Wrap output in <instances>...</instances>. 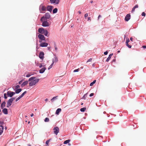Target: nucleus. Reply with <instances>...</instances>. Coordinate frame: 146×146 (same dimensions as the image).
Returning a JSON list of instances; mask_svg holds the SVG:
<instances>
[{"instance_id":"nucleus-1","label":"nucleus","mask_w":146,"mask_h":146,"mask_svg":"<svg viewBox=\"0 0 146 146\" xmlns=\"http://www.w3.org/2000/svg\"><path fill=\"white\" fill-rule=\"evenodd\" d=\"M39 80V79L35 78L34 77L30 78L29 79V81L30 82L29 85L30 86H32L35 84Z\"/></svg>"},{"instance_id":"nucleus-2","label":"nucleus","mask_w":146,"mask_h":146,"mask_svg":"<svg viewBox=\"0 0 146 146\" xmlns=\"http://www.w3.org/2000/svg\"><path fill=\"white\" fill-rule=\"evenodd\" d=\"M40 21L42 22V25L44 27H48L50 26V23L48 22L46 20L44 19V17H42Z\"/></svg>"},{"instance_id":"nucleus-3","label":"nucleus","mask_w":146,"mask_h":146,"mask_svg":"<svg viewBox=\"0 0 146 146\" xmlns=\"http://www.w3.org/2000/svg\"><path fill=\"white\" fill-rule=\"evenodd\" d=\"M39 10L40 13H44V11L46 10V8L45 6L42 5H41L39 7Z\"/></svg>"},{"instance_id":"nucleus-4","label":"nucleus","mask_w":146,"mask_h":146,"mask_svg":"<svg viewBox=\"0 0 146 146\" xmlns=\"http://www.w3.org/2000/svg\"><path fill=\"white\" fill-rule=\"evenodd\" d=\"M22 81L21 80L19 82V84H21V86L23 87L26 85L28 84V82L27 81H25L22 83Z\"/></svg>"},{"instance_id":"nucleus-5","label":"nucleus","mask_w":146,"mask_h":146,"mask_svg":"<svg viewBox=\"0 0 146 146\" xmlns=\"http://www.w3.org/2000/svg\"><path fill=\"white\" fill-rule=\"evenodd\" d=\"M14 99V98H12L9 99V100L8 102H7V107H9V106H10L11 105V104Z\"/></svg>"},{"instance_id":"nucleus-6","label":"nucleus","mask_w":146,"mask_h":146,"mask_svg":"<svg viewBox=\"0 0 146 146\" xmlns=\"http://www.w3.org/2000/svg\"><path fill=\"white\" fill-rule=\"evenodd\" d=\"M53 130H54V133L56 135H57L59 131V128L58 127H55L54 128Z\"/></svg>"},{"instance_id":"nucleus-7","label":"nucleus","mask_w":146,"mask_h":146,"mask_svg":"<svg viewBox=\"0 0 146 146\" xmlns=\"http://www.w3.org/2000/svg\"><path fill=\"white\" fill-rule=\"evenodd\" d=\"M50 1L51 3H55L56 4H58L60 1L59 0H50Z\"/></svg>"},{"instance_id":"nucleus-8","label":"nucleus","mask_w":146,"mask_h":146,"mask_svg":"<svg viewBox=\"0 0 146 146\" xmlns=\"http://www.w3.org/2000/svg\"><path fill=\"white\" fill-rule=\"evenodd\" d=\"M44 18V19L46 20V19H49L50 17V15L49 13H46L45 14V16H43Z\"/></svg>"},{"instance_id":"nucleus-9","label":"nucleus","mask_w":146,"mask_h":146,"mask_svg":"<svg viewBox=\"0 0 146 146\" xmlns=\"http://www.w3.org/2000/svg\"><path fill=\"white\" fill-rule=\"evenodd\" d=\"M38 38L41 40H45V37L42 34H39L38 36Z\"/></svg>"},{"instance_id":"nucleus-10","label":"nucleus","mask_w":146,"mask_h":146,"mask_svg":"<svg viewBox=\"0 0 146 146\" xmlns=\"http://www.w3.org/2000/svg\"><path fill=\"white\" fill-rule=\"evenodd\" d=\"M45 30L43 28H39L38 29V32L41 34H43Z\"/></svg>"},{"instance_id":"nucleus-11","label":"nucleus","mask_w":146,"mask_h":146,"mask_svg":"<svg viewBox=\"0 0 146 146\" xmlns=\"http://www.w3.org/2000/svg\"><path fill=\"white\" fill-rule=\"evenodd\" d=\"M48 45V43L45 42H41L40 44V46L42 47H46Z\"/></svg>"},{"instance_id":"nucleus-12","label":"nucleus","mask_w":146,"mask_h":146,"mask_svg":"<svg viewBox=\"0 0 146 146\" xmlns=\"http://www.w3.org/2000/svg\"><path fill=\"white\" fill-rule=\"evenodd\" d=\"M131 15L130 14H127L125 17V20L126 21H128L130 19Z\"/></svg>"},{"instance_id":"nucleus-13","label":"nucleus","mask_w":146,"mask_h":146,"mask_svg":"<svg viewBox=\"0 0 146 146\" xmlns=\"http://www.w3.org/2000/svg\"><path fill=\"white\" fill-rule=\"evenodd\" d=\"M46 8L47 11H50V12H51L52 9L53 8V7L51 6H48Z\"/></svg>"},{"instance_id":"nucleus-14","label":"nucleus","mask_w":146,"mask_h":146,"mask_svg":"<svg viewBox=\"0 0 146 146\" xmlns=\"http://www.w3.org/2000/svg\"><path fill=\"white\" fill-rule=\"evenodd\" d=\"M44 53L43 52H41L39 54V57L42 59H43L44 58Z\"/></svg>"},{"instance_id":"nucleus-15","label":"nucleus","mask_w":146,"mask_h":146,"mask_svg":"<svg viewBox=\"0 0 146 146\" xmlns=\"http://www.w3.org/2000/svg\"><path fill=\"white\" fill-rule=\"evenodd\" d=\"M58 59L57 58L55 57L54 58L52 59V65H53L55 62L56 63L58 61Z\"/></svg>"},{"instance_id":"nucleus-16","label":"nucleus","mask_w":146,"mask_h":146,"mask_svg":"<svg viewBox=\"0 0 146 146\" xmlns=\"http://www.w3.org/2000/svg\"><path fill=\"white\" fill-rule=\"evenodd\" d=\"M11 92H7V95L8 96L10 97H12L13 95L15 94V93H13V92H11L12 93H10Z\"/></svg>"},{"instance_id":"nucleus-17","label":"nucleus","mask_w":146,"mask_h":146,"mask_svg":"<svg viewBox=\"0 0 146 146\" xmlns=\"http://www.w3.org/2000/svg\"><path fill=\"white\" fill-rule=\"evenodd\" d=\"M46 69V68L45 67H44L40 70L39 72L40 73H42L44 72Z\"/></svg>"},{"instance_id":"nucleus-18","label":"nucleus","mask_w":146,"mask_h":146,"mask_svg":"<svg viewBox=\"0 0 146 146\" xmlns=\"http://www.w3.org/2000/svg\"><path fill=\"white\" fill-rule=\"evenodd\" d=\"M113 55V54L111 53L109 55V57L107 58L106 59V61L107 62H108L109 61V60H110V58H111V56Z\"/></svg>"},{"instance_id":"nucleus-19","label":"nucleus","mask_w":146,"mask_h":146,"mask_svg":"<svg viewBox=\"0 0 146 146\" xmlns=\"http://www.w3.org/2000/svg\"><path fill=\"white\" fill-rule=\"evenodd\" d=\"M1 127L0 128V135H1L3 132V127L2 125L0 126Z\"/></svg>"},{"instance_id":"nucleus-20","label":"nucleus","mask_w":146,"mask_h":146,"mask_svg":"<svg viewBox=\"0 0 146 146\" xmlns=\"http://www.w3.org/2000/svg\"><path fill=\"white\" fill-rule=\"evenodd\" d=\"M61 111V108H58L56 111V114L57 115L59 114V112Z\"/></svg>"},{"instance_id":"nucleus-21","label":"nucleus","mask_w":146,"mask_h":146,"mask_svg":"<svg viewBox=\"0 0 146 146\" xmlns=\"http://www.w3.org/2000/svg\"><path fill=\"white\" fill-rule=\"evenodd\" d=\"M3 111L5 114H7L8 113L7 109L6 108H4L3 110Z\"/></svg>"},{"instance_id":"nucleus-22","label":"nucleus","mask_w":146,"mask_h":146,"mask_svg":"<svg viewBox=\"0 0 146 146\" xmlns=\"http://www.w3.org/2000/svg\"><path fill=\"white\" fill-rule=\"evenodd\" d=\"M5 102H3L1 105V109H3L5 106Z\"/></svg>"},{"instance_id":"nucleus-23","label":"nucleus","mask_w":146,"mask_h":146,"mask_svg":"<svg viewBox=\"0 0 146 146\" xmlns=\"http://www.w3.org/2000/svg\"><path fill=\"white\" fill-rule=\"evenodd\" d=\"M13 88L14 89V90H15V91H18V85H17L15 87V88H14V86H13Z\"/></svg>"},{"instance_id":"nucleus-24","label":"nucleus","mask_w":146,"mask_h":146,"mask_svg":"<svg viewBox=\"0 0 146 146\" xmlns=\"http://www.w3.org/2000/svg\"><path fill=\"white\" fill-rule=\"evenodd\" d=\"M57 96H55L53 97L52 99H51V101L52 102H53L55 100L57 99Z\"/></svg>"},{"instance_id":"nucleus-25","label":"nucleus","mask_w":146,"mask_h":146,"mask_svg":"<svg viewBox=\"0 0 146 146\" xmlns=\"http://www.w3.org/2000/svg\"><path fill=\"white\" fill-rule=\"evenodd\" d=\"M26 92H24L19 96V100L22 98L24 95L26 93Z\"/></svg>"},{"instance_id":"nucleus-26","label":"nucleus","mask_w":146,"mask_h":146,"mask_svg":"<svg viewBox=\"0 0 146 146\" xmlns=\"http://www.w3.org/2000/svg\"><path fill=\"white\" fill-rule=\"evenodd\" d=\"M70 139H68V140H66V141H64V144H66L68 143L70 141Z\"/></svg>"},{"instance_id":"nucleus-27","label":"nucleus","mask_w":146,"mask_h":146,"mask_svg":"<svg viewBox=\"0 0 146 146\" xmlns=\"http://www.w3.org/2000/svg\"><path fill=\"white\" fill-rule=\"evenodd\" d=\"M48 34V32L46 30H45L44 31V33L43 34H44V35L45 36H47V35Z\"/></svg>"},{"instance_id":"nucleus-28","label":"nucleus","mask_w":146,"mask_h":146,"mask_svg":"<svg viewBox=\"0 0 146 146\" xmlns=\"http://www.w3.org/2000/svg\"><path fill=\"white\" fill-rule=\"evenodd\" d=\"M86 110V108H82L80 109V111L81 112H84Z\"/></svg>"},{"instance_id":"nucleus-29","label":"nucleus","mask_w":146,"mask_h":146,"mask_svg":"<svg viewBox=\"0 0 146 146\" xmlns=\"http://www.w3.org/2000/svg\"><path fill=\"white\" fill-rule=\"evenodd\" d=\"M57 11L58 9L56 8H55L53 10L52 12L53 13H57Z\"/></svg>"},{"instance_id":"nucleus-30","label":"nucleus","mask_w":146,"mask_h":146,"mask_svg":"<svg viewBox=\"0 0 146 146\" xmlns=\"http://www.w3.org/2000/svg\"><path fill=\"white\" fill-rule=\"evenodd\" d=\"M96 80H94L93 81V82H91V83L90 84V86H92L93 85V84L96 83Z\"/></svg>"},{"instance_id":"nucleus-31","label":"nucleus","mask_w":146,"mask_h":146,"mask_svg":"<svg viewBox=\"0 0 146 146\" xmlns=\"http://www.w3.org/2000/svg\"><path fill=\"white\" fill-rule=\"evenodd\" d=\"M49 121V119L48 117H46L44 119V121L45 122H48Z\"/></svg>"},{"instance_id":"nucleus-32","label":"nucleus","mask_w":146,"mask_h":146,"mask_svg":"<svg viewBox=\"0 0 146 146\" xmlns=\"http://www.w3.org/2000/svg\"><path fill=\"white\" fill-rule=\"evenodd\" d=\"M50 140L49 139V140H48L47 141H46V145L48 146V145H49L48 143L50 142Z\"/></svg>"},{"instance_id":"nucleus-33","label":"nucleus","mask_w":146,"mask_h":146,"mask_svg":"<svg viewBox=\"0 0 146 146\" xmlns=\"http://www.w3.org/2000/svg\"><path fill=\"white\" fill-rule=\"evenodd\" d=\"M126 45L129 48H131V45H129L128 44V43H126Z\"/></svg>"},{"instance_id":"nucleus-34","label":"nucleus","mask_w":146,"mask_h":146,"mask_svg":"<svg viewBox=\"0 0 146 146\" xmlns=\"http://www.w3.org/2000/svg\"><path fill=\"white\" fill-rule=\"evenodd\" d=\"M130 40L128 38H127L126 39V44L128 43V42H129Z\"/></svg>"},{"instance_id":"nucleus-35","label":"nucleus","mask_w":146,"mask_h":146,"mask_svg":"<svg viewBox=\"0 0 146 146\" xmlns=\"http://www.w3.org/2000/svg\"><path fill=\"white\" fill-rule=\"evenodd\" d=\"M79 68H78V69H76V70H75L74 71V72H78L79 71Z\"/></svg>"},{"instance_id":"nucleus-36","label":"nucleus","mask_w":146,"mask_h":146,"mask_svg":"<svg viewBox=\"0 0 146 146\" xmlns=\"http://www.w3.org/2000/svg\"><path fill=\"white\" fill-rule=\"evenodd\" d=\"M53 65H52V64H51V65L48 67V70L50 69V68H52V66Z\"/></svg>"},{"instance_id":"nucleus-37","label":"nucleus","mask_w":146,"mask_h":146,"mask_svg":"<svg viewBox=\"0 0 146 146\" xmlns=\"http://www.w3.org/2000/svg\"><path fill=\"white\" fill-rule=\"evenodd\" d=\"M135 8L134 7L132 8V11H131V12L133 13L135 10Z\"/></svg>"},{"instance_id":"nucleus-38","label":"nucleus","mask_w":146,"mask_h":146,"mask_svg":"<svg viewBox=\"0 0 146 146\" xmlns=\"http://www.w3.org/2000/svg\"><path fill=\"white\" fill-rule=\"evenodd\" d=\"M141 15L142 16L145 17V13L144 12H143L142 13Z\"/></svg>"},{"instance_id":"nucleus-39","label":"nucleus","mask_w":146,"mask_h":146,"mask_svg":"<svg viewBox=\"0 0 146 146\" xmlns=\"http://www.w3.org/2000/svg\"><path fill=\"white\" fill-rule=\"evenodd\" d=\"M88 14L87 13H86L84 15V17L85 18H86V17H87L88 16Z\"/></svg>"},{"instance_id":"nucleus-40","label":"nucleus","mask_w":146,"mask_h":146,"mask_svg":"<svg viewBox=\"0 0 146 146\" xmlns=\"http://www.w3.org/2000/svg\"><path fill=\"white\" fill-rule=\"evenodd\" d=\"M88 94V93H87L86 94H85L84 95V96H83V98H84L85 99L86 98V96H87V95Z\"/></svg>"},{"instance_id":"nucleus-41","label":"nucleus","mask_w":146,"mask_h":146,"mask_svg":"<svg viewBox=\"0 0 146 146\" xmlns=\"http://www.w3.org/2000/svg\"><path fill=\"white\" fill-rule=\"evenodd\" d=\"M92 58H90L89 59V60H88L87 61V62H91V61H92Z\"/></svg>"},{"instance_id":"nucleus-42","label":"nucleus","mask_w":146,"mask_h":146,"mask_svg":"<svg viewBox=\"0 0 146 146\" xmlns=\"http://www.w3.org/2000/svg\"><path fill=\"white\" fill-rule=\"evenodd\" d=\"M104 54L105 55H107L108 54V52L107 51H106V52H104Z\"/></svg>"},{"instance_id":"nucleus-43","label":"nucleus","mask_w":146,"mask_h":146,"mask_svg":"<svg viewBox=\"0 0 146 146\" xmlns=\"http://www.w3.org/2000/svg\"><path fill=\"white\" fill-rule=\"evenodd\" d=\"M94 95V94L93 93H91V94H90V97H92V96H93Z\"/></svg>"},{"instance_id":"nucleus-44","label":"nucleus","mask_w":146,"mask_h":146,"mask_svg":"<svg viewBox=\"0 0 146 146\" xmlns=\"http://www.w3.org/2000/svg\"><path fill=\"white\" fill-rule=\"evenodd\" d=\"M138 5H135L134 7L135 8H138Z\"/></svg>"},{"instance_id":"nucleus-45","label":"nucleus","mask_w":146,"mask_h":146,"mask_svg":"<svg viewBox=\"0 0 146 146\" xmlns=\"http://www.w3.org/2000/svg\"><path fill=\"white\" fill-rule=\"evenodd\" d=\"M4 98H5V99H7V97L6 96V94H4Z\"/></svg>"},{"instance_id":"nucleus-46","label":"nucleus","mask_w":146,"mask_h":146,"mask_svg":"<svg viewBox=\"0 0 146 146\" xmlns=\"http://www.w3.org/2000/svg\"><path fill=\"white\" fill-rule=\"evenodd\" d=\"M142 47L143 48H146V46H145V45H143V46H142Z\"/></svg>"},{"instance_id":"nucleus-47","label":"nucleus","mask_w":146,"mask_h":146,"mask_svg":"<svg viewBox=\"0 0 146 146\" xmlns=\"http://www.w3.org/2000/svg\"><path fill=\"white\" fill-rule=\"evenodd\" d=\"M42 65L41 64H40V65L39 66V68H41L42 67Z\"/></svg>"},{"instance_id":"nucleus-48","label":"nucleus","mask_w":146,"mask_h":146,"mask_svg":"<svg viewBox=\"0 0 146 146\" xmlns=\"http://www.w3.org/2000/svg\"><path fill=\"white\" fill-rule=\"evenodd\" d=\"M88 21L90 20L91 21V19L90 17H88Z\"/></svg>"},{"instance_id":"nucleus-49","label":"nucleus","mask_w":146,"mask_h":146,"mask_svg":"<svg viewBox=\"0 0 146 146\" xmlns=\"http://www.w3.org/2000/svg\"><path fill=\"white\" fill-rule=\"evenodd\" d=\"M30 75L29 74H28L26 75V77H29L30 76Z\"/></svg>"},{"instance_id":"nucleus-50","label":"nucleus","mask_w":146,"mask_h":146,"mask_svg":"<svg viewBox=\"0 0 146 146\" xmlns=\"http://www.w3.org/2000/svg\"><path fill=\"white\" fill-rule=\"evenodd\" d=\"M101 17V16L100 15H99L98 17V20H99L100 19V18Z\"/></svg>"},{"instance_id":"nucleus-51","label":"nucleus","mask_w":146,"mask_h":146,"mask_svg":"<svg viewBox=\"0 0 146 146\" xmlns=\"http://www.w3.org/2000/svg\"><path fill=\"white\" fill-rule=\"evenodd\" d=\"M130 40L131 41H133V38L132 37H131L130 38Z\"/></svg>"},{"instance_id":"nucleus-52","label":"nucleus","mask_w":146,"mask_h":146,"mask_svg":"<svg viewBox=\"0 0 146 146\" xmlns=\"http://www.w3.org/2000/svg\"><path fill=\"white\" fill-rule=\"evenodd\" d=\"M55 50H57V47H56V46H55Z\"/></svg>"},{"instance_id":"nucleus-53","label":"nucleus","mask_w":146,"mask_h":146,"mask_svg":"<svg viewBox=\"0 0 146 146\" xmlns=\"http://www.w3.org/2000/svg\"><path fill=\"white\" fill-rule=\"evenodd\" d=\"M40 64H38V63H37L36 64V66H39L40 65Z\"/></svg>"},{"instance_id":"nucleus-54","label":"nucleus","mask_w":146,"mask_h":146,"mask_svg":"<svg viewBox=\"0 0 146 146\" xmlns=\"http://www.w3.org/2000/svg\"><path fill=\"white\" fill-rule=\"evenodd\" d=\"M22 91V89L21 88H19V91Z\"/></svg>"},{"instance_id":"nucleus-55","label":"nucleus","mask_w":146,"mask_h":146,"mask_svg":"<svg viewBox=\"0 0 146 146\" xmlns=\"http://www.w3.org/2000/svg\"><path fill=\"white\" fill-rule=\"evenodd\" d=\"M41 40L40 39V40H39V42H41H41H42V40Z\"/></svg>"},{"instance_id":"nucleus-56","label":"nucleus","mask_w":146,"mask_h":146,"mask_svg":"<svg viewBox=\"0 0 146 146\" xmlns=\"http://www.w3.org/2000/svg\"><path fill=\"white\" fill-rule=\"evenodd\" d=\"M33 115V113H32L31 115V117H32Z\"/></svg>"},{"instance_id":"nucleus-57","label":"nucleus","mask_w":146,"mask_h":146,"mask_svg":"<svg viewBox=\"0 0 146 146\" xmlns=\"http://www.w3.org/2000/svg\"><path fill=\"white\" fill-rule=\"evenodd\" d=\"M78 12L79 13V14H80L81 13V12L80 11H78Z\"/></svg>"},{"instance_id":"nucleus-58","label":"nucleus","mask_w":146,"mask_h":146,"mask_svg":"<svg viewBox=\"0 0 146 146\" xmlns=\"http://www.w3.org/2000/svg\"><path fill=\"white\" fill-rule=\"evenodd\" d=\"M45 100L46 102L48 100V99L46 98Z\"/></svg>"},{"instance_id":"nucleus-59","label":"nucleus","mask_w":146,"mask_h":146,"mask_svg":"<svg viewBox=\"0 0 146 146\" xmlns=\"http://www.w3.org/2000/svg\"><path fill=\"white\" fill-rule=\"evenodd\" d=\"M18 100V98H17L16 100V101H17Z\"/></svg>"},{"instance_id":"nucleus-60","label":"nucleus","mask_w":146,"mask_h":146,"mask_svg":"<svg viewBox=\"0 0 146 146\" xmlns=\"http://www.w3.org/2000/svg\"><path fill=\"white\" fill-rule=\"evenodd\" d=\"M83 103H82L81 104V105H83Z\"/></svg>"},{"instance_id":"nucleus-61","label":"nucleus","mask_w":146,"mask_h":146,"mask_svg":"<svg viewBox=\"0 0 146 146\" xmlns=\"http://www.w3.org/2000/svg\"><path fill=\"white\" fill-rule=\"evenodd\" d=\"M16 93L18 94V92H15Z\"/></svg>"},{"instance_id":"nucleus-62","label":"nucleus","mask_w":146,"mask_h":146,"mask_svg":"<svg viewBox=\"0 0 146 146\" xmlns=\"http://www.w3.org/2000/svg\"><path fill=\"white\" fill-rule=\"evenodd\" d=\"M30 123V122L29 121L28 122V123Z\"/></svg>"},{"instance_id":"nucleus-63","label":"nucleus","mask_w":146,"mask_h":146,"mask_svg":"<svg viewBox=\"0 0 146 146\" xmlns=\"http://www.w3.org/2000/svg\"><path fill=\"white\" fill-rule=\"evenodd\" d=\"M117 52H120V51H119H119H118Z\"/></svg>"},{"instance_id":"nucleus-64","label":"nucleus","mask_w":146,"mask_h":146,"mask_svg":"<svg viewBox=\"0 0 146 146\" xmlns=\"http://www.w3.org/2000/svg\"><path fill=\"white\" fill-rule=\"evenodd\" d=\"M93 2V1H91V3H92Z\"/></svg>"}]
</instances>
